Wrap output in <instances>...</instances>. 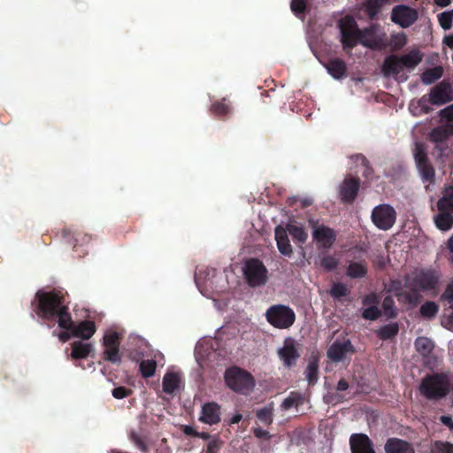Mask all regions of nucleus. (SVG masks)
Returning a JSON list of instances; mask_svg holds the SVG:
<instances>
[{
  "mask_svg": "<svg viewBox=\"0 0 453 453\" xmlns=\"http://www.w3.org/2000/svg\"><path fill=\"white\" fill-rule=\"evenodd\" d=\"M69 296L67 292L58 289L38 290L31 302L33 312L39 318L48 321L58 319L60 328H70L72 316L69 312Z\"/></svg>",
  "mask_w": 453,
  "mask_h": 453,
  "instance_id": "f257e3e1",
  "label": "nucleus"
},
{
  "mask_svg": "<svg viewBox=\"0 0 453 453\" xmlns=\"http://www.w3.org/2000/svg\"><path fill=\"white\" fill-rule=\"evenodd\" d=\"M440 273L432 269H420L404 276L405 303L417 305L420 303L421 292L434 290L439 283Z\"/></svg>",
  "mask_w": 453,
  "mask_h": 453,
  "instance_id": "f03ea898",
  "label": "nucleus"
},
{
  "mask_svg": "<svg viewBox=\"0 0 453 453\" xmlns=\"http://www.w3.org/2000/svg\"><path fill=\"white\" fill-rule=\"evenodd\" d=\"M449 387L450 380L446 373H428L421 380L419 392L428 400H439L449 394Z\"/></svg>",
  "mask_w": 453,
  "mask_h": 453,
  "instance_id": "7ed1b4c3",
  "label": "nucleus"
},
{
  "mask_svg": "<svg viewBox=\"0 0 453 453\" xmlns=\"http://www.w3.org/2000/svg\"><path fill=\"white\" fill-rule=\"evenodd\" d=\"M225 381L231 390L242 395L250 394L255 387L253 376L249 372L237 366L226 369Z\"/></svg>",
  "mask_w": 453,
  "mask_h": 453,
  "instance_id": "20e7f679",
  "label": "nucleus"
},
{
  "mask_svg": "<svg viewBox=\"0 0 453 453\" xmlns=\"http://www.w3.org/2000/svg\"><path fill=\"white\" fill-rule=\"evenodd\" d=\"M338 28L342 50L347 54H350L352 50L360 43L362 29L358 27L357 21L350 15H346L339 19Z\"/></svg>",
  "mask_w": 453,
  "mask_h": 453,
  "instance_id": "39448f33",
  "label": "nucleus"
},
{
  "mask_svg": "<svg viewBox=\"0 0 453 453\" xmlns=\"http://www.w3.org/2000/svg\"><path fill=\"white\" fill-rule=\"evenodd\" d=\"M243 275L250 288L265 286L268 280V270L264 263L256 257L248 258L244 262Z\"/></svg>",
  "mask_w": 453,
  "mask_h": 453,
  "instance_id": "423d86ee",
  "label": "nucleus"
},
{
  "mask_svg": "<svg viewBox=\"0 0 453 453\" xmlns=\"http://www.w3.org/2000/svg\"><path fill=\"white\" fill-rule=\"evenodd\" d=\"M266 320L275 328L287 329L296 321V313L292 308L284 304L270 306L265 312Z\"/></svg>",
  "mask_w": 453,
  "mask_h": 453,
  "instance_id": "0eeeda50",
  "label": "nucleus"
},
{
  "mask_svg": "<svg viewBox=\"0 0 453 453\" xmlns=\"http://www.w3.org/2000/svg\"><path fill=\"white\" fill-rule=\"evenodd\" d=\"M413 157L423 182L434 184L435 182V170L428 157L426 145L423 142H415Z\"/></svg>",
  "mask_w": 453,
  "mask_h": 453,
  "instance_id": "6e6552de",
  "label": "nucleus"
},
{
  "mask_svg": "<svg viewBox=\"0 0 453 453\" xmlns=\"http://www.w3.org/2000/svg\"><path fill=\"white\" fill-rule=\"evenodd\" d=\"M121 334L116 331H108L103 337L104 351L102 358L113 365H119L122 361L120 354Z\"/></svg>",
  "mask_w": 453,
  "mask_h": 453,
  "instance_id": "1a4fd4ad",
  "label": "nucleus"
},
{
  "mask_svg": "<svg viewBox=\"0 0 453 453\" xmlns=\"http://www.w3.org/2000/svg\"><path fill=\"white\" fill-rule=\"evenodd\" d=\"M360 44L371 50H383L388 46V38L378 24H372L361 30Z\"/></svg>",
  "mask_w": 453,
  "mask_h": 453,
  "instance_id": "9d476101",
  "label": "nucleus"
},
{
  "mask_svg": "<svg viewBox=\"0 0 453 453\" xmlns=\"http://www.w3.org/2000/svg\"><path fill=\"white\" fill-rule=\"evenodd\" d=\"M397 213L393 206L381 203L372 209L371 219L374 226L383 231L389 230L396 221Z\"/></svg>",
  "mask_w": 453,
  "mask_h": 453,
  "instance_id": "9b49d317",
  "label": "nucleus"
},
{
  "mask_svg": "<svg viewBox=\"0 0 453 453\" xmlns=\"http://www.w3.org/2000/svg\"><path fill=\"white\" fill-rule=\"evenodd\" d=\"M418 18V11L405 4H398L392 8L391 21L403 28L410 27Z\"/></svg>",
  "mask_w": 453,
  "mask_h": 453,
  "instance_id": "f8f14e48",
  "label": "nucleus"
},
{
  "mask_svg": "<svg viewBox=\"0 0 453 453\" xmlns=\"http://www.w3.org/2000/svg\"><path fill=\"white\" fill-rule=\"evenodd\" d=\"M453 100V91L449 81L443 80L434 87L429 93V102L434 105H442Z\"/></svg>",
  "mask_w": 453,
  "mask_h": 453,
  "instance_id": "ddd939ff",
  "label": "nucleus"
},
{
  "mask_svg": "<svg viewBox=\"0 0 453 453\" xmlns=\"http://www.w3.org/2000/svg\"><path fill=\"white\" fill-rule=\"evenodd\" d=\"M360 180L356 177H347L339 187V196L342 203H352L358 194Z\"/></svg>",
  "mask_w": 453,
  "mask_h": 453,
  "instance_id": "4468645a",
  "label": "nucleus"
},
{
  "mask_svg": "<svg viewBox=\"0 0 453 453\" xmlns=\"http://www.w3.org/2000/svg\"><path fill=\"white\" fill-rule=\"evenodd\" d=\"M356 349L349 339H336L327 349V357L333 362L342 361L348 353L353 354Z\"/></svg>",
  "mask_w": 453,
  "mask_h": 453,
  "instance_id": "2eb2a0df",
  "label": "nucleus"
},
{
  "mask_svg": "<svg viewBox=\"0 0 453 453\" xmlns=\"http://www.w3.org/2000/svg\"><path fill=\"white\" fill-rule=\"evenodd\" d=\"M278 355L285 367L290 368L296 365L300 353L296 349V342L292 338H287L282 348L279 349Z\"/></svg>",
  "mask_w": 453,
  "mask_h": 453,
  "instance_id": "dca6fc26",
  "label": "nucleus"
},
{
  "mask_svg": "<svg viewBox=\"0 0 453 453\" xmlns=\"http://www.w3.org/2000/svg\"><path fill=\"white\" fill-rule=\"evenodd\" d=\"M199 420L210 426L217 425L221 420V407L216 402H208L202 406Z\"/></svg>",
  "mask_w": 453,
  "mask_h": 453,
  "instance_id": "f3484780",
  "label": "nucleus"
},
{
  "mask_svg": "<svg viewBox=\"0 0 453 453\" xmlns=\"http://www.w3.org/2000/svg\"><path fill=\"white\" fill-rule=\"evenodd\" d=\"M349 447L351 453H376L372 441L365 434H353Z\"/></svg>",
  "mask_w": 453,
  "mask_h": 453,
  "instance_id": "a211bd4d",
  "label": "nucleus"
},
{
  "mask_svg": "<svg viewBox=\"0 0 453 453\" xmlns=\"http://www.w3.org/2000/svg\"><path fill=\"white\" fill-rule=\"evenodd\" d=\"M313 239L323 248L329 249L336 240V233L325 225L319 226L312 232Z\"/></svg>",
  "mask_w": 453,
  "mask_h": 453,
  "instance_id": "6ab92c4d",
  "label": "nucleus"
},
{
  "mask_svg": "<svg viewBox=\"0 0 453 453\" xmlns=\"http://www.w3.org/2000/svg\"><path fill=\"white\" fill-rule=\"evenodd\" d=\"M70 331L74 337L81 338L83 340L90 339L96 333V324L92 320H83L78 325H75L72 320L70 328H64Z\"/></svg>",
  "mask_w": 453,
  "mask_h": 453,
  "instance_id": "aec40b11",
  "label": "nucleus"
},
{
  "mask_svg": "<svg viewBox=\"0 0 453 453\" xmlns=\"http://www.w3.org/2000/svg\"><path fill=\"white\" fill-rule=\"evenodd\" d=\"M384 449L385 453H415L411 442L396 437L388 438L384 445Z\"/></svg>",
  "mask_w": 453,
  "mask_h": 453,
  "instance_id": "412c9836",
  "label": "nucleus"
},
{
  "mask_svg": "<svg viewBox=\"0 0 453 453\" xmlns=\"http://www.w3.org/2000/svg\"><path fill=\"white\" fill-rule=\"evenodd\" d=\"M453 135V123L436 127L429 133V140L434 143H445Z\"/></svg>",
  "mask_w": 453,
  "mask_h": 453,
  "instance_id": "4be33fe9",
  "label": "nucleus"
},
{
  "mask_svg": "<svg viewBox=\"0 0 453 453\" xmlns=\"http://www.w3.org/2000/svg\"><path fill=\"white\" fill-rule=\"evenodd\" d=\"M275 240L279 251L284 255L289 257L293 250L288 239V231L281 226L275 227Z\"/></svg>",
  "mask_w": 453,
  "mask_h": 453,
  "instance_id": "5701e85b",
  "label": "nucleus"
},
{
  "mask_svg": "<svg viewBox=\"0 0 453 453\" xmlns=\"http://www.w3.org/2000/svg\"><path fill=\"white\" fill-rule=\"evenodd\" d=\"M403 68L401 59L396 55L387 57L382 64V73L386 77L399 75Z\"/></svg>",
  "mask_w": 453,
  "mask_h": 453,
  "instance_id": "b1692460",
  "label": "nucleus"
},
{
  "mask_svg": "<svg viewBox=\"0 0 453 453\" xmlns=\"http://www.w3.org/2000/svg\"><path fill=\"white\" fill-rule=\"evenodd\" d=\"M62 237L67 243L72 244L73 248L77 245L87 243L90 240V237L83 232L77 229L73 230L72 228H64L62 230Z\"/></svg>",
  "mask_w": 453,
  "mask_h": 453,
  "instance_id": "393cba45",
  "label": "nucleus"
},
{
  "mask_svg": "<svg viewBox=\"0 0 453 453\" xmlns=\"http://www.w3.org/2000/svg\"><path fill=\"white\" fill-rule=\"evenodd\" d=\"M368 264L365 259L350 262L346 269V274L350 279H361L367 275Z\"/></svg>",
  "mask_w": 453,
  "mask_h": 453,
  "instance_id": "a878e982",
  "label": "nucleus"
},
{
  "mask_svg": "<svg viewBox=\"0 0 453 453\" xmlns=\"http://www.w3.org/2000/svg\"><path fill=\"white\" fill-rule=\"evenodd\" d=\"M328 73L336 80L346 76L347 65L341 58L330 59L326 65Z\"/></svg>",
  "mask_w": 453,
  "mask_h": 453,
  "instance_id": "bb28decb",
  "label": "nucleus"
},
{
  "mask_svg": "<svg viewBox=\"0 0 453 453\" xmlns=\"http://www.w3.org/2000/svg\"><path fill=\"white\" fill-rule=\"evenodd\" d=\"M388 2V0H366L364 4V11L371 20L377 19L382 7Z\"/></svg>",
  "mask_w": 453,
  "mask_h": 453,
  "instance_id": "cd10ccee",
  "label": "nucleus"
},
{
  "mask_svg": "<svg viewBox=\"0 0 453 453\" xmlns=\"http://www.w3.org/2000/svg\"><path fill=\"white\" fill-rule=\"evenodd\" d=\"M180 378L175 372H166L163 377V391L172 395L180 388Z\"/></svg>",
  "mask_w": 453,
  "mask_h": 453,
  "instance_id": "c85d7f7f",
  "label": "nucleus"
},
{
  "mask_svg": "<svg viewBox=\"0 0 453 453\" xmlns=\"http://www.w3.org/2000/svg\"><path fill=\"white\" fill-rule=\"evenodd\" d=\"M71 347L72 351L70 356L73 359L86 358L93 349L90 343H85L81 341L73 342Z\"/></svg>",
  "mask_w": 453,
  "mask_h": 453,
  "instance_id": "c756f323",
  "label": "nucleus"
},
{
  "mask_svg": "<svg viewBox=\"0 0 453 453\" xmlns=\"http://www.w3.org/2000/svg\"><path fill=\"white\" fill-rule=\"evenodd\" d=\"M414 346L423 357H429L434 349V344L432 340L425 336L418 337L414 342Z\"/></svg>",
  "mask_w": 453,
  "mask_h": 453,
  "instance_id": "7c9ffc66",
  "label": "nucleus"
},
{
  "mask_svg": "<svg viewBox=\"0 0 453 453\" xmlns=\"http://www.w3.org/2000/svg\"><path fill=\"white\" fill-rule=\"evenodd\" d=\"M451 211H440V213L434 217L436 226L442 231L449 230L453 226V217Z\"/></svg>",
  "mask_w": 453,
  "mask_h": 453,
  "instance_id": "2f4dec72",
  "label": "nucleus"
},
{
  "mask_svg": "<svg viewBox=\"0 0 453 453\" xmlns=\"http://www.w3.org/2000/svg\"><path fill=\"white\" fill-rule=\"evenodd\" d=\"M399 332V326L396 322H391L388 325L382 326L376 331L379 339L382 341L391 340L395 338Z\"/></svg>",
  "mask_w": 453,
  "mask_h": 453,
  "instance_id": "473e14b6",
  "label": "nucleus"
},
{
  "mask_svg": "<svg viewBox=\"0 0 453 453\" xmlns=\"http://www.w3.org/2000/svg\"><path fill=\"white\" fill-rule=\"evenodd\" d=\"M439 211H451L453 212V185L447 187L443 196L437 202Z\"/></svg>",
  "mask_w": 453,
  "mask_h": 453,
  "instance_id": "72a5a7b5",
  "label": "nucleus"
},
{
  "mask_svg": "<svg viewBox=\"0 0 453 453\" xmlns=\"http://www.w3.org/2000/svg\"><path fill=\"white\" fill-rule=\"evenodd\" d=\"M399 58L403 66L408 69H414L422 61V55L416 50H413Z\"/></svg>",
  "mask_w": 453,
  "mask_h": 453,
  "instance_id": "f704fd0d",
  "label": "nucleus"
},
{
  "mask_svg": "<svg viewBox=\"0 0 453 453\" xmlns=\"http://www.w3.org/2000/svg\"><path fill=\"white\" fill-rule=\"evenodd\" d=\"M443 74V68L441 65H437L426 70L421 74V81L426 85H430L438 81Z\"/></svg>",
  "mask_w": 453,
  "mask_h": 453,
  "instance_id": "c9c22d12",
  "label": "nucleus"
},
{
  "mask_svg": "<svg viewBox=\"0 0 453 453\" xmlns=\"http://www.w3.org/2000/svg\"><path fill=\"white\" fill-rule=\"evenodd\" d=\"M304 403V395L296 391H292L287 398L283 400L280 407L283 410H289L293 407H298L303 405Z\"/></svg>",
  "mask_w": 453,
  "mask_h": 453,
  "instance_id": "e433bc0d",
  "label": "nucleus"
},
{
  "mask_svg": "<svg viewBox=\"0 0 453 453\" xmlns=\"http://www.w3.org/2000/svg\"><path fill=\"white\" fill-rule=\"evenodd\" d=\"M286 230L292 236L294 242L304 243L308 238V234L303 226L294 224H288Z\"/></svg>",
  "mask_w": 453,
  "mask_h": 453,
  "instance_id": "4c0bfd02",
  "label": "nucleus"
},
{
  "mask_svg": "<svg viewBox=\"0 0 453 453\" xmlns=\"http://www.w3.org/2000/svg\"><path fill=\"white\" fill-rule=\"evenodd\" d=\"M226 98L217 101L211 105L210 111L211 114L219 118H225L231 111L230 104L226 103Z\"/></svg>",
  "mask_w": 453,
  "mask_h": 453,
  "instance_id": "58836bf2",
  "label": "nucleus"
},
{
  "mask_svg": "<svg viewBox=\"0 0 453 453\" xmlns=\"http://www.w3.org/2000/svg\"><path fill=\"white\" fill-rule=\"evenodd\" d=\"M439 311V305L434 301H426L419 309L422 318L426 319H434Z\"/></svg>",
  "mask_w": 453,
  "mask_h": 453,
  "instance_id": "ea45409f",
  "label": "nucleus"
},
{
  "mask_svg": "<svg viewBox=\"0 0 453 453\" xmlns=\"http://www.w3.org/2000/svg\"><path fill=\"white\" fill-rule=\"evenodd\" d=\"M403 287L404 282L403 283L401 280H390L388 286V292L393 293L395 296L397 297L398 301L403 300L405 302V295L408 294V292L403 290Z\"/></svg>",
  "mask_w": 453,
  "mask_h": 453,
  "instance_id": "a19ab883",
  "label": "nucleus"
},
{
  "mask_svg": "<svg viewBox=\"0 0 453 453\" xmlns=\"http://www.w3.org/2000/svg\"><path fill=\"white\" fill-rule=\"evenodd\" d=\"M157 362L154 359L142 360L139 365L141 375L144 379L154 376L157 369Z\"/></svg>",
  "mask_w": 453,
  "mask_h": 453,
  "instance_id": "79ce46f5",
  "label": "nucleus"
},
{
  "mask_svg": "<svg viewBox=\"0 0 453 453\" xmlns=\"http://www.w3.org/2000/svg\"><path fill=\"white\" fill-rule=\"evenodd\" d=\"M305 376L310 386H314L319 380V364L317 360H311L309 362L306 370Z\"/></svg>",
  "mask_w": 453,
  "mask_h": 453,
  "instance_id": "37998d69",
  "label": "nucleus"
},
{
  "mask_svg": "<svg viewBox=\"0 0 453 453\" xmlns=\"http://www.w3.org/2000/svg\"><path fill=\"white\" fill-rule=\"evenodd\" d=\"M382 309L388 319H395L398 315V310L392 296H388L383 299Z\"/></svg>",
  "mask_w": 453,
  "mask_h": 453,
  "instance_id": "c03bdc74",
  "label": "nucleus"
},
{
  "mask_svg": "<svg viewBox=\"0 0 453 453\" xmlns=\"http://www.w3.org/2000/svg\"><path fill=\"white\" fill-rule=\"evenodd\" d=\"M349 294V290L347 286L342 282H335L332 285L329 295L336 300H340L342 297H345Z\"/></svg>",
  "mask_w": 453,
  "mask_h": 453,
  "instance_id": "a18cd8bd",
  "label": "nucleus"
},
{
  "mask_svg": "<svg viewBox=\"0 0 453 453\" xmlns=\"http://www.w3.org/2000/svg\"><path fill=\"white\" fill-rule=\"evenodd\" d=\"M128 438L142 452L147 453L149 451V448L145 441L136 431L131 430L128 434Z\"/></svg>",
  "mask_w": 453,
  "mask_h": 453,
  "instance_id": "49530a36",
  "label": "nucleus"
},
{
  "mask_svg": "<svg viewBox=\"0 0 453 453\" xmlns=\"http://www.w3.org/2000/svg\"><path fill=\"white\" fill-rule=\"evenodd\" d=\"M430 453H453V444L448 441H436L433 443Z\"/></svg>",
  "mask_w": 453,
  "mask_h": 453,
  "instance_id": "de8ad7c7",
  "label": "nucleus"
},
{
  "mask_svg": "<svg viewBox=\"0 0 453 453\" xmlns=\"http://www.w3.org/2000/svg\"><path fill=\"white\" fill-rule=\"evenodd\" d=\"M338 265V259L331 255H326L320 259V266L326 272H332L333 270L336 269Z\"/></svg>",
  "mask_w": 453,
  "mask_h": 453,
  "instance_id": "09e8293b",
  "label": "nucleus"
},
{
  "mask_svg": "<svg viewBox=\"0 0 453 453\" xmlns=\"http://www.w3.org/2000/svg\"><path fill=\"white\" fill-rule=\"evenodd\" d=\"M290 9L296 17L303 16L307 10L306 0H291Z\"/></svg>",
  "mask_w": 453,
  "mask_h": 453,
  "instance_id": "8fccbe9b",
  "label": "nucleus"
},
{
  "mask_svg": "<svg viewBox=\"0 0 453 453\" xmlns=\"http://www.w3.org/2000/svg\"><path fill=\"white\" fill-rule=\"evenodd\" d=\"M257 418L265 425H271L273 421V415L271 409L265 407L256 412Z\"/></svg>",
  "mask_w": 453,
  "mask_h": 453,
  "instance_id": "3c124183",
  "label": "nucleus"
},
{
  "mask_svg": "<svg viewBox=\"0 0 453 453\" xmlns=\"http://www.w3.org/2000/svg\"><path fill=\"white\" fill-rule=\"evenodd\" d=\"M381 316V311L378 306L372 305L365 308L362 312V318L367 320H376Z\"/></svg>",
  "mask_w": 453,
  "mask_h": 453,
  "instance_id": "603ef678",
  "label": "nucleus"
},
{
  "mask_svg": "<svg viewBox=\"0 0 453 453\" xmlns=\"http://www.w3.org/2000/svg\"><path fill=\"white\" fill-rule=\"evenodd\" d=\"M434 153L437 159H441L443 163V158L449 157L450 154V150L445 143H435L434 148Z\"/></svg>",
  "mask_w": 453,
  "mask_h": 453,
  "instance_id": "864d4df0",
  "label": "nucleus"
},
{
  "mask_svg": "<svg viewBox=\"0 0 453 453\" xmlns=\"http://www.w3.org/2000/svg\"><path fill=\"white\" fill-rule=\"evenodd\" d=\"M453 13L449 12H443L438 14V21L440 26L444 30H449L452 27Z\"/></svg>",
  "mask_w": 453,
  "mask_h": 453,
  "instance_id": "5fc2aeb1",
  "label": "nucleus"
},
{
  "mask_svg": "<svg viewBox=\"0 0 453 453\" xmlns=\"http://www.w3.org/2000/svg\"><path fill=\"white\" fill-rule=\"evenodd\" d=\"M357 161L361 162L362 166L364 167L363 176L366 179H371L373 174V170L370 165L368 159L363 155H356Z\"/></svg>",
  "mask_w": 453,
  "mask_h": 453,
  "instance_id": "6e6d98bb",
  "label": "nucleus"
},
{
  "mask_svg": "<svg viewBox=\"0 0 453 453\" xmlns=\"http://www.w3.org/2000/svg\"><path fill=\"white\" fill-rule=\"evenodd\" d=\"M441 300L448 303L450 308L453 309V280L446 286L444 292L441 296Z\"/></svg>",
  "mask_w": 453,
  "mask_h": 453,
  "instance_id": "4d7b16f0",
  "label": "nucleus"
},
{
  "mask_svg": "<svg viewBox=\"0 0 453 453\" xmlns=\"http://www.w3.org/2000/svg\"><path fill=\"white\" fill-rule=\"evenodd\" d=\"M113 397L116 399H123L133 394V390L126 387L120 386L114 388L111 392Z\"/></svg>",
  "mask_w": 453,
  "mask_h": 453,
  "instance_id": "13d9d810",
  "label": "nucleus"
},
{
  "mask_svg": "<svg viewBox=\"0 0 453 453\" xmlns=\"http://www.w3.org/2000/svg\"><path fill=\"white\" fill-rule=\"evenodd\" d=\"M379 303V297L375 293H370L365 295L362 299V304L364 306H372L376 305L378 306Z\"/></svg>",
  "mask_w": 453,
  "mask_h": 453,
  "instance_id": "bf43d9fd",
  "label": "nucleus"
},
{
  "mask_svg": "<svg viewBox=\"0 0 453 453\" xmlns=\"http://www.w3.org/2000/svg\"><path fill=\"white\" fill-rule=\"evenodd\" d=\"M440 117L447 120L449 123H453V104L447 106L440 111Z\"/></svg>",
  "mask_w": 453,
  "mask_h": 453,
  "instance_id": "052dcab7",
  "label": "nucleus"
},
{
  "mask_svg": "<svg viewBox=\"0 0 453 453\" xmlns=\"http://www.w3.org/2000/svg\"><path fill=\"white\" fill-rule=\"evenodd\" d=\"M221 446L222 441L218 439L210 441L207 444L206 453H218Z\"/></svg>",
  "mask_w": 453,
  "mask_h": 453,
  "instance_id": "680f3d73",
  "label": "nucleus"
},
{
  "mask_svg": "<svg viewBox=\"0 0 453 453\" xmlns=\"http://www.w3.org/2000/svg\"><path fill=\"white\" fill-rule=\"evenodd\" d=\"M253 434L257 439H265V440H270L272 438V435L270 433L266 430L262 429L261 427H255L252 429Z\"/></svg>",
  "mask_w": 453,
  "mask_h": 453,
  "instance_id": "e2e57ef3",
  "label": "nucleus"
},
{
  "mask_svg": "<svg viewBox=\"0 0 453 453\" xmlns=\"http://www.w3.org/2000/svg\"><path fill=\"white\" fill-rule=\"evenodd\" d=\"M182 431L184 434L188 436L196 437V435H198V431L190 426H184Z\"/></svg>",
  "mask_w": 453,
  "mask_h": 453,
  "instance_id": "0e129e2a",
  "label": "nucleus"
},
{
  "mask_svg": "<svg viewBox=\"0 0 453 453\" xmlns=\"http://www.w3.org/2000/svg\"><path fill=\"white\" fill-rule=\"evenodd\" d=\"M349 385L345 379H341L336 386V390L338 392L345 391L349 388Z\"/></svg>",
  "mask_w": 453,
  "mask_h": 453,
  "instance_id": "69168bd1",
  "label": "nucleus"
},
{
  "mask_svg": "<svg viewBox=\"0 0 453 453\" xmlns=\"http://www.w3.org/2000/svg\"><path fill=\"white\" fill-rule=\"evenodd\" d=\"M441 422L453 431V420L449 416H441Z\"/></svg>",
  "mask_w": 453,
  "mask_h": 453,
  "instance_id": "338daca9",
  "label": "nucleus"
},
{
  "mask_svg": "<svg viewBox=\"0 0 453 453\" xmlns=\"http://www.w3.org/2000/svg\"><path fill=\"white\" fill-rule=\"evenodd\" d=\"M443 42L449 48L453 49V35L445 36Z\"/></svg>",
  "mask_w": 453,
  "mask_h": 453,
  "instance_id": "774afa93",
  "label": "nucleus"
}]
</instances>
